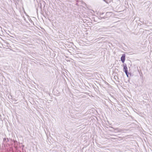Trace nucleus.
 Returning a JSON list of instances; mask_svg holds the SVG:
<instances>
[{"label": "nucleus", "mask_w": 152, "mask_h": 152, "mask_svg": "<svg viewBox=\"0 0 152 152\" xmlns=\"http://www.w3.org/2000/svg\"><path fill=\"white\" fill-rule=\"evenodd\" d=\"M4 140H6L5 138H4Z\"/></svg>", "instance_id": "7"}, {"label": "nucleus", "mask_w": 152, "mask_h": 152, "mask_svg": "<svg viewBox=\"0 0 152 152\" xmlns=\"http://www.w3.org/2000/svg\"><path fill=\"white\" fill-rule=\"evenodd\" d=\"M103 14V13H102V14Z\"/></svg>", "instance_id": "9"}, {"label": "nucleus", "mask_w": 152, "mask_h": 152, "mask_svg": "<svg viewBox=\"0 0 152 152\" xmlns=\"http://www.w3.org/2000/svg\"><path fill=\"white\" fill-rule=\"evenodd\" d=\"M123 66H126V64H125V65H123Z\"/></svg>", "instance_id": "5"}, {"label": "nucleus", "mask_w": 152, "mask_h": 152, "mask_svg": "<svg viewBox=\"0 0 152 152\" xmlns=\"http://www.w3.org/2000/svg\"><path fill=\"white\" fill-rule=\"evenodd\" d=\"M106 3L108 4V3L107 2V1L106 0H103Z\"/></svg>", "instance_id": "4"}, {"label": "nucleus", "mask_w": 152, "mask_h": 152, "mask_svg": "<svg viewBox=\"0 0 152 152\" xmlns=\"http://www.w3.org/2000/svg\"><path fill=\"white\" fill-rule=\"evenodd\" d=\"M102 18L104 19L105 18V17H103Z\"/></svg>", "instance_id": "6"}, {"label": "nucleus", "mask_w": 152, "mask_h": 152, "mask_svg": "<svg viewBox=\"0 0 152 152\" xmlns=\"http://www.w3.org/2000/svg\"><path fill=\"white\" fill-rule=\"evenodd\" d=\"M4 140H6L5 138H4Z\"/></svg>", "instance_id": "8"}, {"label": "nucleus", "mask_w": 152, "mask_h": 152, "mask_svg": "<svg viewBox=\"0 0 152 152\" xmlns=\"http://www.w3.org/2000/svg\"><path fill=\"white\" fill-rule=\"evenodd\" d=\"M124 71L127 77H129V75L131 74V73L130 67H124Z\"/></svg>", "instance_id": "1"}, {"label": "nucleus", "mask_w": 152, "mask_h": 152, "mask_svg": "<svg viewBox=\"0 0 152 152\" xmlns=\"http://www.w3.org/2000/svg\"><path fill=\"white\" fill-rule=\"evenodd\" d=\"M115 131H116V132H121L122 131V130L121 129H119L118 128H117L115 129Z\"/></svg>", "instance_id": "3"}, {"label": "nucleus", "mask_w": 152, "mask_h": 152, "mask_svg": "<svg viewBox=\"0 0 152 152\" xmlns=\"http://www.w3.org/2000/svg\"><path fill=\"white\" fill-rule=\"evenodd\" d=\"M125 54H122L121 57V61L123 63H124L125 61Z\"/></svg>", "instance_id": "2"}]
</instances>
